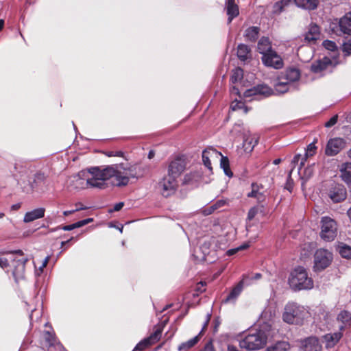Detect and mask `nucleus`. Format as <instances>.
<instances>
[{
  "mask_svg": "<svg viewBox=\"0 0 351 351\" xmlns=\"http://www.w3.org/2000/svg\"><path fill=\"white\" fill-rule=\"evenodd\" d=\"M124 206V203L121 202L117 204H116L112 209L109 210L110 213L114 212V211H119Z\"/></svg>",
  "mask_w": 351,
  "mask_h": 351,
  "instance_id": "nucleus-55",
  "label": "nucleus"
},
{
  "mask_svg": "<svg viewBox=\"0 0 351 351\" xmlns=\"http://www.w3.org/2000/svg\"><path fill=\"white\" fill-rule=\"evenodd\" d=\"M43 336L46 342V346L49 348L52 346H57L60 349H63V347L60 343H56V337L53 333L49 331H46L44 332Z\"/></svg>",
  "mask_w": 351,
  "mask_h": 351,
  "instance_id": "nucleus-32",
  "label": "nucleus"
},
{
  "mask_svg": "<svg viewBox=\"0 0 351 351\" xmlns=\"http://www.w3.org/2000/svg\"><path fill=\"white\" fill-rule=\"evenodd\" d=\"M328 196L333 202H340L346 198V190L343 186L336 184L330 189Z\"/></svg>",
  "mask_w": 351,
  "mask_h": 351,
  "instance_id": "nucleus-18",
  "label": "nucleus"
},
{
  "mask_svg": "<svg viewBox=\"0 0 351 351\" xmlns=\"http://www.w3.org/2000/svg\"><path fill=\"white\" fill-rule=\"evenodd\" d=\"M93 221V218H88V219H84V220H81V221H79V224L78 226H80V227L82 226H84L90 222H92Z\"/></svg>",
  "mask_w": 351,
  "mask_h": 351,
  "instance_id": "nucleus-57",
  "label": "nucleus"
},
{
  "mask_svg": "<svg viewBox=\"0 0 351 351\" xmlns=\"http://www.w3.org/2000/svg\"><path fill=\"white\" fill-rule=\"evenodd\" d=\"M248 247H249V245L247 244H243L238 247L228 250L227 251L226 254L228 256H232V255L235 254L237 252L242 250H245V249L247 248Z\"/></svg>",
  "mask_w": 351,
  "mask_h": 351,
  "instance_id": "nucleus-45",
  "label": "nucleus"
},
{
  "mask_svg": "<svg viewBox=\"0 0 351 351\" xmlns=\"http://www.w3.org/2000/svg\"><path fill=\"white\" fill-rule=\"evenodd\" d=\"M291 288L295 291L310 290L313 288V280L308 277L305 268L301 266L295 267L289 278Z\"/></svg>",
  "mask_w": 351,
  "mask_h": 351,
  "instance_id": "nucleus-5",
  "label": "nucleus"
},
{
  "mask_svg": "<svg viewBox=\"0 0 351 351\" xmlns=\"http://www.w3.org/2000/svg\"><path fill=\"white\" fill-rule=\"evenodd\" d=\"M300 158H301V155H300V154H296V155L293 157V160H292V161H291L292 169H291V171H290V172H289V179H291V172H292L293 169H294V167H295V165H296L297 163H298L299 160H300Z\"/></svg>",
  "mask_w": 351,
  "mask_h": 351,
  "instance_id": "nucleus-50",
  "label": "nucleus"
},
{
  "mask_svg": "<svg viewBox=\"0 0 351 351\" xmlns=\"http://www.w3.org/2000/svg\"><path fill=\"white\" fill-rule=\"evenodd\" d=\"M338 64L337 60L334 57L330 58L329 56H324L322 59L319 60L312 64L311 71L314 73H319L326 69L329 65L335 66Z\"/></svg>",
  "mask_w": 351,
  "mask_h": 351,
  "instance_id": "nucleus-16",
  "label": "nucleus"
},
{
  "mask_svg": "<svg viewBox=\"0 0 351 351\" xmlns=\"http://www.w3.org/2000/svg\"><path fill=\"white\" fill-rule=\"evenodd\" d=\"M346 145L345 141L341 138L330 139L326 145L325 153L328 156L337 154Z\"/></svg>",
  "mask_w": 351,
  "mask_h": 351,
  "instance_id": "nucleus-14",
  "label": "nucleus"
},
{
  "mask_svg": "<svg viewBox=\"0 0 351 351\" xmlns=\"http://www.w3.org/2000/svg\"><path fill=\"white\" fill-rule=\"evenodd\" d=\"M230 93L232 95H236L240 96V92L237 87L232 86V88L230 89Z\"/></svg>",
  "mask_w": 351,
  "mask_h": 351,
  "instance_id": "nucleus-59",
  "label": "nucleus"
},
{
  "mask_svg": "<svg viewBox=\"0 0 351 351\" xmlns=\"http://www.w3.org/2000/svg\"><path fill=\"white\" fill-rule=\"evenodd\" d=\"M295 4L301 8L313 10L317 8V0H294Z\"/></svg>",
  "mask_w": 351,
  "mask_h": 351,
  "instance_id": "nucleus-29",
  "label": "nucleus"
},
{
  "mask_svg": "<svg viewBox=\"0 0 351 351\" xmlns=\"http://www.w3.org/2000/svg\"><path fill=\"white\" fill-rule=\"evenodd\" d=\"M342 337L341 332H336L334 333L326 334L324 336L326 348L334 347L340 340Z\"/></svg>",
  "mask_w": 351,
  "mask_h": 351,
  "instance_id": "nucleus-23",
  "label": "nucleus"
},
{
  "mask_svg": "<svg viewBox=\"0 0 351 351\" xmlns=\"http://www.w3.org/2000/svg\"><path fill=\"white\" fill-rule=\"evenodd\" d=\"M332 261V254L327 250L319 249L314 255V270L320 271L328 267Z\"/></svg>",
  "mask_w": 351,
  "mask_h": 351,
  "instance_id": "nucleus-9",
  "label": "nucleus"
},
{
  "mask_svg": "<svg viewBox=\"0 0 351 351\" xmlns=\"http://www.w3.org/2000/svg\"><path fill=\"white\" fill-rule=\"evenodd\" d=\"M317 147L315 145L314 143H310L306 151V156H312L315 154Z\"/></svg>",
  "mask_w": 351,
  "mask_h": 351,
  "instance_id": "nucleus-46",
  "label": "nucleus"
},
{
  "mask_svg": "<svg viewBox=\"0 0 351 351\" xmlns=\"http://www.w3.org/2000/svg\"><path fill=\"white\" fill-rule=\"evenodd\" d=\"M237 56L242 60L245 61L250 56V49L249 47L244 44H240L237 47Z\"/></svg>",
  "mask_w": 351,
  "mask_h": 351,
  "instance_id": "nucleus-31",
  "label": "nucleus"
},
{
  "mask_svg": "<svg viewBox=\"0 0 351 351\" xmlns=\"http://www.w3.org/2000/svg\"><path fill=\"white\" fill-rule=\"evenodd\" d=\"M300 72L295 68H290L282 72L274 82V91L277 94H284L291 88H295L293 83L299 80Z\"/></svg>",
  "mask_w": 351,
  "mask_h": 351,
  "instance_id": "nucleus-4",
  "label": "nucleus"
},
{
  "mask_svg": "<svg viewBox=\"0 0 351 351\" xmlns=\"http://www.w3.org/2000/svg\"><path fill=\"white\" fill-rule=\"evenodd\" d=\"M285 188L289 190V191H291V189H292V186H291V184L290 183L289 180H288L287 184H286V186Z\"/></svg>",
  "mask_w": 351,
  "mask_h": 351,
  "instance_id": "nucleus-64",
  "label": "nucleus"
},
{
  "mask_svg": "<svg viewBox=\"0 0 351 351\" xmlns=\"http://www.w3.org/2000/svg\"><path fill=\"white\" fill-rule=\"evenodd\" d=\"M308 156H306V155L302 158L301 160V162L300 163V167H299V171L301 170V169L302 168V167L304 166V164H305V162L307 159Z\"/></svg>",
  "mask_w": 351,
  "mask_h": 351,
  "instance_id": "nucleus-60",
  "label": "nucleus"
},
{
  "mask_svg": "<svg viewBox=\"0 0 351 351\" xmlns=\"http://www.w3.org/2000/svg\"><path fill=\"white\" fill-rule=\"evenodd\" d=\"M9 253L12 254L10 261L13 262L14 266L12 275L15 281L18 282L20 280L25 278V263L28 259L24 256L23 251L20 250Z\"/></svg>",
  "mask_w": 351,
  "mask_h": 351,
  "instance_id": "nucleus-7",
  "label": "nucleus"
},
{
  "mask_svg": "<svg viewBox=\"0 0 351 351\" xmlns=\"http://www.w3.org/2000/svg\"><path fill=\"white\" fill-rule=\"evenodd\" d=\"M14 169L19 173H24L27 172L26 166L23 165L22 162H16L14 165Z\"/></svg>",
  "mask_w": 351,
  "mask_h": 351,
  "instance_id": "nucleus-47",
  "label": "nucleus"
},
{
  "mask_svg": "<svg viewBox=\"0 0 351 351\" xmlns=\"http://www.w3.org/2000/svg\"><path fill=\"white\" fill-rule=\"evenodd\" d=\"M106 155L108 157H112V156L123 157V152L121 151H109L106 153Z\"/></svg>",
  "mask_w": 351,
  "mask_h": 351,
  "instance_id": "nucleus-53",
  "label": "nucleus"
},
{
  "mask_svg": "<svg viewBox=\"0 0 351 351\" xmlns=\"http://www.w3.org/2000/svg\"><path fill=\"white\" fill-rule=\"evenodd\" d=\"M337 119H338V117L337 115H335L333 116L332 117H331L329 121H328L327 122H326L325 123V127L326 128H330L332 126H333L335 124L337 123Z\"/></svg>",
  "mask_w": 351,
  "mask_h": 351,
  "instance_id": "nucleus-52",
  "label": "nucleus"
},
{
  "mask_svg": "<svg viewBox=\"0 0 351 351\" xmlns=\"http://www.w3.org/2000/svg\"><path fill=\"white\" fill-rule=\"evenodd\" d=\"M86 208H87L86 207H80V208H76L75 209L71 210H65L63 212V215L64 216H69V215L74 213L75 212L82 210H85Z\"/></svg>",
  "mask_w": 351,
  "mask_h": 351,
  "instance_id": "nucleus-54",
  "label": "nucleus"
},
{
  "mask_svg": "<svg viewBox=\"0 0 351 351\" xmlns=\"http://www.w3.org/2000/svg\"><path fill=\"white\" fill-rule=\"evenodd\" d=\"M49 258H50V257H49V256H47V257L45 258V260L43 261V263H42V264H43V267H46V266H47V263H48V262H49Z\"/></svg>",
  "mask_w": 351,
  "mask_h": 351,
  "instance_id": "nucleus-63",
  "label": "nucleus"
},
{
  "mask_svg": "<svg viewBox=\"0 0 351 351\" xmlns=\"http://www.w3.org/2000/svg\"><path fill=\"white\" fill-rule=\"evenodd\" d=\"M219 160L220 166L223 169L225 174L230 178L232 177V173L230 169L228 158L221 155V156L219 157Z\"/></svg>",
  "mask_w": 351,
  "mask_h": 351,
  "instance_id": "nucleus-35",
  "label": "nucleus"
},
{
  "mask_svg": "<svg viewBox=\"0 0 351 351\" xmlns=\"http://www.w3.org/2000/svg\"><path fill=\"white\" fill-rule=\"evenodd\" d=\"M221 156V154L213 147H208L202 152V160L204 165L209 170H212L211 162L217 161Z\"/></svg>",
  "mask_w": 351,
  "mask_h": 351,
  "instance_id": "nucleus-15",
  "label": "nucleus"
},
{
  "mask_svg": "<svg viewBox=\"0 0 351 351\" xmlns=\"http://www.w3.org/2000/svg\"><path fill=\"white\" fill-rule=\"evenodd\" d=\"M45 208L43 207L33 209L27 212L23 217L24 223H30L35 220L42 219L45 216Z\"/></svg>",
  "mask_w": 351,
  "mask_h": 351,
  "instance_id": "nucleus-19",
  "label": "nucleus"
},
{
  "mask_svg": "<svg viewBox=\"0 0 351 351\" xmlns=\"http://www.w3.org/2000/svg\"><path fill=\"white\" fill-rule=\"evenodd\" d=\"M259 33V28L257 27H250L245 32L244 36L245 38L250 41H255Z\"/></svg>",
  "mask_w": 351,
  "mask_h": 351,
  "instance_id": "nucleus-34",
  "label": "nucleus"
},
{
  "mask_svg": "<svg viewBox=\"0 0 351 351\" xmlns=\"http://www.w3.org/2000/svg\"><path fill=\"white\" fill-rule=\"evenodd\" d=\"M215 210V209H214V208L212 206H210L209 207L205 208L203 210V213L205 215H208L212 214Z\"/></svg>",
  "mask_w": 351,
  "mask_h": 351,
  "instance_id": "nucleus-58",
  "label": "nucleus"
},
{
  "mask_svg": "<svg viewBox=\"0 0 351 351\" xmlns=\"http://www.w3.org/2000/svg\"><path fill=\"white\" fill-rule=\"evenodd\" d=\"M46 178L45 175L41 172H37L34 175L32 180H29V189L33 190L35 189L40 183L43 182Z\"/></svg>",
  "mask_w": 351,
  "mask_h": 351,
  "instance_id": "nucleus-33",
  "label": "nucleus"
},
{
  "mask_svg": "<svg viewBox=\"0 0 351 351\" xmlns=\"http://www.w3.org/2000/svg\"><path fill=\"white\" fill-rule=\"evenodd\" d=\"M308 310L303 306L295 302H288L284 309L282 319L284 322L291 324H302L308 317Z\"/></svg>",
  "mask_w": 351,
  "mask_h": 351,
  "instance_id": "nucleus-6",
  "label": "nucleus"
},
{
  "mask_svg": "<svg viewBox=\"0 0 351 351\" xmlns=\"http://www.w3.org/2000/svg\"><path fill=\"white\" fill-rule=\"evenodd\" d=\"M341 31L347 34H351V12L347 13L339 21Z\"/></svg>",
  "mask_w": 351,
  "mask_h": 351,
  "instance_id": "nucleus-24",
  "label": "nucleus"
},
{
  "mask_svg": "<svg viewBox=\"0 0 351 351\" xmlns=\"http://www.w3.org/2000/svg\"><path fill=\"white\" fill-rule=\"evenodd\" d=\"M9 266V261L5 258H0V267L3 269Z\"/></svg>",
  "mask_w": 351,
  "mask_h": 351,
  "instance_id": "nucleus-56",
  "label": "nucleus"
},
{
  "mask_svg": "<svg viewBox=\"0 0 351 351\" xmlns=\"http://www.w3.org/2000/svg\"><path fill=\"white\" fill-rule=\"evenodd\" d=\"M202 335V331L195 337L192 339L182 343L179 345L178 349L179 351H188L189 350L193 348L200 340V337Z\"/></svg>",
  "mask_w": 351,
  "mask_h": 351,
  "instance_id": "nucleus-28",
  "label": "nucleus"
},
{
  "mask_svg": "<svg viewBox=\"0 0 351 351\" xmlns=\"http://www.w3.org/2000/svg\"><path fill=\"white\" fill-rule=\"evenodd\" d=\"M243 77V71L241 68H236L232 71L230 82L232 84H237L241 80Z\"/></svg>",
  "mask_w": 351,
  "mask_h": 351,
  "instance_id": "nucleus-37",
  "label": "nucleus"
},
{
  "mask_svg": "<svg viewBox=\"0 0 351 351\" xmlns=\"http://www.w3.org/2000/svg\"><path fill=\"white\" fill-rule=\"evenodd\" d=\"M79 224V222H76V223H74L73 224H70V225H66V226H64L61 228L62 230H65V231H70V230H72L75 228H80V226H78Z\"/></svg>",
  "mask_w": 351,
  "mask_h": 351,
  "instance_id": "nucleus-51",
  "label": "nucleus"
},
{
  "mask_svg": "<svg viewBox=\"0 0 351 351\" xmlns=\"http://www.w3.org/2000/svg\"><path fill=\"white\" fill-rule=\"evenodd\" d=\"M258 50L263 56L274 51L268 38L263 37L260 39L258 43Z\"/></svg>",
  "mask_w": 351,
  "mask_h": 351,
  "instance_id": "nucleus-25",
  "label": "nucleus"
},
{
  "mask_svg": "<svg viewBox=\"0 0 351 351\" xmlns=\"http://www.w3.org/2000/svg\"><path fill=\"white\" fill-rule=\"evenodd\" d=\"M339 252L340 255L346 258H351V247L346 244H341L339 246Z\"/></svg>",
  "mask_w": 351,
  "mask_h": 351,
  "instance_id": "nucleus-39",
  "label": "nucleus"
},
{
  "mask_svg": "<svg viewBox=\"0 0 351 351\" xmlns=\"http://www.w3.org/2000/svg\"><path fill=\"white\" fill-rule=\"evenodd\" d=\"M243 288V280L240 281L230 292L227 298L223 300L225 303L234 302L241 294Z\"/></svg>",
  "mask_w": 351,
  "mask_h": 351,
  "instance_id": "nucleus-22",
  "label": "nucleus"
},
{
  "mask_svg": "<svg viewBox=\"0 0 351 351\" xmlns=\"http://www.w3.org/2000/svg\"><path fill=\"white\" fill-rule=\"evenodd\" d=\"M342 51L344 56H348L351 54V38L344 43L342 47Z\"/></svg>",
  "mask_w": 351,
  "mask_h": 351,
  "instance_id": "nucleus-44",
  "label": "nucleus"
},
{
  "mask_svg": "<svg viewBox=\"0 0 351 351\" xmlns=\"http://www.w3.org/2000/svg\"><path fill=\"white\" fill-rule=\"evenodd\" d=\"M226 9L228 15V22L230 23L232 19L237 17L239 14V7L235 3V0H226Z\"/></svg>",
  "mask_w": 351,
  "mask_h": 351,
  "instance_id": "nucleus-20",
  "label": "nucleus"
},
{
  "mask_svg": "<svg viewBox=\"0 0 351 351\" xmlns=\"http://www.w3.org/2000/svg\"><path fill=\"white\" fill-rule=\"evenodd\" d=\"M99 176L101 187L104 189L106 186V181L111 178H114L117 186H123L129 183L130 178H138L143 173L136 165L120 163L108 165L103 169L99 167Z\"/></svg>",
  "mask_w": 351,
  "mask_h": 351,
  "instance_id": "nucleus-1",
  "label": "nucleus"
},
{
  "mask_svg": "<svg viewBox=\"0 0 351 351\" xmlns=\"http://www.w3.org/2000/svg\"><path fill=\"white\" fill-rule=\"evenodd\" d=\"M205 285H206V282H200L199 283H198L197 287V291H199L200 292H203L204 291V289H202V287H203Z\"/></svg>",
  "mask_w": 351,
  "mask_h": 351,
  "instance_id": "nucleus-61",
  "label": "nucleus"
},
{
  "mask_svg": "<svg viewBox=\"0 0 351 351\" xmlns=\"http://www.w3.org/2000/svg\"><path fill=\"white\" fill-rule=\"evenodd\" d=\"M292 0H280L274 4V11L276 12H281L284 8L288 6Z\"/></svg>",
  "mask_w": 351,
  "mask_h": 351,
  "instance_id": "nucleus-40",
  "label": "nucleus"
},
{
  "mask_svg": "<svg viewBox=\"0 0 351 351\" xmlns=\"http://www.w3.org/2000/svg\"><path fill=\"white\" fill-rule=\"evenodd\" d=\"M228 351H240V350H239L238 348L233 345H228Z\"/></svg>",
  "mask_w": 351,
  "mask_h": 351,
  "instance_id": "nucleus-62",
  "label": "nucleus"
},
{
  "mask_svg": "<svg viewBox=\"0 0 351 351\" xmlns=\"http://www.w3.org/2000/svg\"><path fill=\"white\" fill-rule=\"evenodd\" d=\"M178 178L167 174L159 182V188L162 196L167 197L175 193L178 187Z\"/></svg>",
  "mask_w": 351,
  "mask_h": 351,
  "instance_id": "nucleus-10",
  "label": "nucleus"
},
{
  "mask_svg": "<svg viewBox=\"0 0 351 351\" xmlns=\"http://www.w3.org/2000/svg\"><path fill=\"white\" fill-rule=\"evenodd\" d=\"M321 347L315 337L307 338L304 341V351H320Z\"/></svg>",
  "mask_w": 351,
  "mask_h": 351,
  "instance_id": "nucleus-30",
  "label": "nucleus"
},
{
  "mask_svg": "<svg viewBox=\"0 0 351 351\" xmlns=\"http://www.w3.org/2000/svg\"><path fill=\"white\" fill-rule=\"evenodd\" d=\"M289 348V344L287 342L279 341L274 346L268 348L267 351H287Z\"/></svg>",
  "mask_w": 351,
  "mask_h": 351,
  "instance_id": "nucleus-38",
  "label": "nucleus"
},
{
  "mask_svg": "<svg viewBox=\"0 0 351 351\" xmlns=\"http://www.w3.org/2000/svg\"><path fill=\"white\" fill-rule=\"evenodd\" d=\"M320 29L315 24L310 25L308 32L305 34L304 40L308 43H313L319 38Z\"/></svg>",
  "mask_w": 351,
  "mask_h": 351,
  "instance_id": "nucleus-21",
  "label": "nucleus"
},
{
  "mask_svg": "<svg viewBox=\"0 0 351 351\" xmlns=\"http://www.w3.org/2000/svg\"><path fill=\"white\" fill-rule=\"evenodd\" d=\"M322 45L326 49L333 53L330 58H332L335 56V58L337 59L336 53L337 51V46L336 43L333 41L326 40L323 42Z\"/></svg>",
  "mask_w": 351,
  "mask_h": 351,
  "instance_id": "nucleus-36",
  "label": "nucleus"
},
{
  "mask_svg": "<svg viewBox=\"0 0 351 351\" xmlns=\"http://www.w3.org/2000/svg\"><path fill=\"white\" fill-rule=\"evenodd\" d=\"M99 167H92L80 171L69 178V186L75 189L97 188L101 189L99 180Z\"/></svg>",
  "mask_w": 351,
  "mask_h": 351,
  "instance_id": "nucleus-2",
  "label": "nucleus"
},
{
  "mask_svg": "<svg viewBox=\"0 0 351 351\" xmlns=\"http://www.w3.org/2000/svg\"><path fill=\"white\" fill-rule=\"evenodd\" d=\"M321 238L327 241L334 240L337 233L336 221L329 217H323L321 220Z\"/></svg>",
  "mask_w": 351,
  "mask_h": 351,
  "instance_id": "nucleus-8",
  "label": "nucleus"
},
{
  "mask_svg": "<svg viewBox=\"0 0 351 351\" xmlns=\"http://www.w3.org/2000/svg\"><path fill=\"white\" fill-rule=\"evenodd\" d=\"M258 209L257 207H253L250 209L248 214H247V219L252 220L254 218V217L258 213Z\"/></svg>",
  "mask_w": 351,
  "mask_h": 351,
  "instance_id": "nucleus-49",
  "label": "nucleus"
},
{
  "mask_svg": "<svg viewBox=\"0 0 351 351\" xmlns=\"http://www.w3.org/2000/svg\"><path fill=\"white\" fill-rule=\"evenodd\" d=\"M262 61L265 66L276 69H281L283 66L282 59L275 51L263 56Z\"/></svg>",
  "mask_w": 351,
  "mask_h": 351,
  "instance_id": "nucleus-13",
  "label": "nucleus"
},
{
  "mask_svg": "<svg viewBox=\"0 0 351 351\" xmlns=\"http://www.w3.org/2000/svg\"><path fill=\"white\" fill-rule=\"evenodd\" d=\"M339 171L342 180L348 184H351V162L343 163Z\"/></svg>",
  "mask_w": 351,
  "mask_h": 351,
  "instance_id": "nucleus-26",
  "label": "nucleus"
},
{
  "mask_svg": "<svg viewBox=\"0 0 351 351\" xmlns=\"http://www.w3.org/2000/svg\"><path fill=\"white\" fill-rule=\"evenodd\" d=\"M274 90L267 85L258 84L250 89L245 90L243 93L245 97H250L252 96H263L268 97L273 93Z\"/></svg>",
  "mask_w": 351,
  "mask_h": 351,
  "instance_id": "nucleus-12",
  "label": "nucleus"
},
{
  "mask_svg": "<svg viewBox=\"0 0 351 351\" xmlns=\"http://www.w3.org/2000/svg\"><path fill=\"white\" fill-rule=\"evenodd\" d=\"M227 204V201L225 199H219L217 200L215 203L212 204L211 206L214 208V209L217 210Z\"/></svg>",
  "mask_w": 351,
  "mask_h": 351,
  "instance_id": "nucleus-48",
  "label": "nucleus"
},
{
  "mask_svg": "<svg viewBox=\"0 0 351 351\" xmlns=\"http://www.w3.org/2000/svg\"><path fill=\"white\" fill-rule=\"evenodd\" d=\"M256 144L257 140L255 138H246L243 140V146L245 149L251 148L252 149Z\"/></svg>",
  "mask_w": 351,
  "mask_h": 351,
  "instance_id": "nucleus-42",
  "label": "nucleus"
},
{
  "mask_svg": "<svg viewBox=\"0 0 351 351\" xmlns=\"http://www.w3.org/2000/svg\"><path fill=\"white\" fill-rule=\"evenodd\" d=\"M162 334V330L160 328H157L154 333H152L149 337L144 339L141 341H140L135 347V350H143L147 348L148 346L155 343L157 342Z\"/></svg>",
  "mask_w": 351,
  "mask_h": 351,
  "instance_id": "nucleus-17",
  "label": "nucleus"
},
{
  "mask_svg": "<svg viewBox=\"0 0 351 351\" xmlns=\"http://www.w3.org/2000/svg\"><path fill=\"white\" fill-rule=\"evenodd\" d=\"M267 337L262 330L252 329L243 335L239 340L241 348L247 350H257L264 347Z\"/></svg>",
  "mask_w": 351,
  "mask_h": 351,
  "instance_id": "nucleus-3",
  "label": "nucleus"
},
{
  "mask_svg": "<svg viewBox=\"0 0 351 351\" xmlns=\"http://www.w3.org/2000/svg\"><path fill=\"white\" fill-rule=\"evenodd\" d=\"M230 108L232 110H237L239 109L243 110V112L247 114L249 111V108L244 105V104L241 101H237L235 99L231 104Z\"/></svg>",
  "mask_w": 351,
  "mask_h": 351,
  "instance_id": "nucleus-41",
  "label": "nucleus"
},
{
  "mask_svg": "<svg viewBox=\"0 0 351 351\" xmlns=\"http://www.w3.org/2000/svg\"><path fill=\"white\" fill-rule=\"evenodd\" d=\"M186 168V161L184 157L177 156L169 165L167 174L178 178Z\"/></svg>",
  "mask_w": 351,
  "mask_h": 351,
  "instance_id": "nucleus-11",
  "label": "nucleus"
},
{
  "mask_svg": "<svg viewBox=\"0 0 351 351\" xmlns=\"http://www.w3.org/2000/svg\"><path fill=\"white\" fill-rule=\"evenodd\" d=\"M337 320L338 322L341 324L339 326V330H343L348 325H350V322L351 320V315L348 311H342L338 315Z\"/></svg>",
  "mask_w": 351,
  "mask_h": 351,
  "instance_id": "nucleus-27",
  "label": "nucleus"
},
{
  "mask_svg": "<svg viewBox=\"0 0 351 351\" xmlns=\"http://www.w3.org/2000/svg\"><path fill=\"white\" fill-rule=\"evenodd\" d=\"M252 191L247 194V197H257L258 195H261V197H263V193L258 191V186L256 184L252 183Z\"/></svg>",
  "mask_w": 351,
  "mask_h": 351,
  "instance_id": "nucleus-43",
  "label": "nucleus"
}]
</instances>
